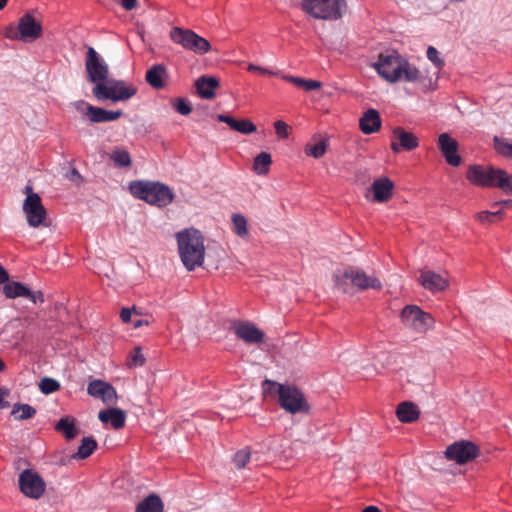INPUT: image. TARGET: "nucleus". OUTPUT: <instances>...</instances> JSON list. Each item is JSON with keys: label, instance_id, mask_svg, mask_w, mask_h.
I'll return each instance as SVG.
<instances>
[{"label": "nucleus", "instance_id": "4c0bfd02", "mask_svg": "<svg viewBox=\"0 0 512 512\" xmlns=\"http://www.w3.org/2000/svg\"><path fill=\"white\" fill-rule=\"evenodd\" d=\"M232 130L239 132L241 134H244V135H249V134L256 132L257 127L249 119H240V120L236 119L235 125Z\"/></svg>", "mask_w": 512, "mask_h": 512}, {"label": "nucleus", "instance_id": "c9c22d12", "mask_svg": "<svg viewBox=\"0 0 512 512\" xmlns=\"http://www.w3.org/2000/svg\"><path fill=\"white\" fill-rule=\"evenodd\" d=\"M233 231L240 237L248 234L247 220L242 214L232 215Z\"/></svg>", "mask_w": 512, "mask_h": 512}, {"label": "nucleus", "instance_id": "473e14b6", "mask_svg": "<svg viewBox=\"0 0 512 512\" xmlns=\"http://www.w3.org/2000/svg\"><path fill=\"white\" fill-rule=\"evenodd\" d=\"M271 163V155L267 152H261L254 158L253 168L258 175H265L268 173Z\"/></svg>", "mask_w": 512, "mask_h": 512}, {"label": "nucleus", "instance_id": "f8f14e48", "mask_svg": "<svg viewBox=\"0 0 512 512\" xmlns=\"http://www.w3.org/2000/svg\"><path fill=\"white\" fill-rule=\"evenodd\" d=\"M22 209L30 227L37 228L46 219L47 212L38 194L28 195L23 202Z\"/></svg>", "mask_w": 512, "mask_h": 512}, {"label": "nucleus", "instance_id": "dca6fc26", "mask_svg": "<svg viewBox=\"0 0 512 512\" xmlns=\"http://www.w3.org/2000/svg\"><path fill=\"white\" fill-rule=\"evenodd\" d=\"M418 146L419 140L412 132H408L400 126L393 129L391 149L394 153H399L401 151H412Z\"/></svg>", "mask_w": 512, "mask_h": 512}, {"label": "nucleus", "instance_id": "864d4df0", "mask_svg": "<svg viewBox=\"0 0 512 512\" xmlns=\"http://www.w3.org/2000/svg\"><path fill=\"white\" fill-rule=\"evenodd\" d=\"M9 395V390L7 388H0V408H8L10 406V403L5 400V397Z\"/></svg>", "mask_w": 512, "mask_h": 512}, {"label": "nucleus", "instance_id": "5fc2aeb1", "mask_svg": "<svg viewBox=\"0 0 512 512\" xmlns=\"http://www.w3.org/2000/svg\"><path fill=\"white\" fill-rule=\"evenodd\" d=\"M120 318L124 323H129L133 321L132 319V309L126 307L121 310Z\"/></svg>", "mask_w": 512, "mask_h": 512}, {"label": "nucleus", "instance_id": "4d7b16f0", "mask_svg": "<svg viewBox=\"0 0 512 512\" xmlns=\"http://www.w3.org/2000/svg\"><path fill=\"white\" fill-rule=\"evenodd\" d=\"M217 119L220 122L226 123L231 129H233V127L235 125V122H236L235 118H233L231 116H228V115H225V114L217 115Z\"/></svg>", "mask_w": 512, "mask_h": 512}, {"label": "nucleus", "instance_id": "2eb2a0df", "mask_svg": "<svg viewBox=\"0 0 512 512\" xmlns=\"http://www.w3.org/2000/svg\"><path fill=\"white\" fill-rule=\"evenodd\" d=\"M18 26L22 42H33L42 36V25L34 18L31 12H26L19 18Z\"/></svg>", "mask_w": 512, "mask_h": 512}, {"label": "nucleus", "instance_id": "4be33fe9", "mask_svg": "<svg viewBox=\"0 0 512 512\" xmlns=\"http://www.w3.org/2000/svg\"><path fill=\"white\" fill-rule=\"evenodd\" d=\"M98 418L103 423L110 422L111 426L118 430L125 426L126 414L120 408H108L101 410L98 414Z\"/></svg>", "mask_w": 512, "mask_h": 512}, {"label": "nucleus", "instance_id": "3c124183", "mask_svg": "<svg viewBox=\"0 0 512 512\" xmlns=\"http://www.w3.org/2000/svg\"><path fill=\"white\" fill-rule=\"evenodd\" d=\"M25 297L28 298L29 300H31L34 304L44 302V294L40 290L32 292L29 289V294L26 295Z\"/></svg>", "mask_w": 512, "mask_h": 512}, {"label": "nucleus", "instance_id": "13d9d810", "mask_svg": "<svg viewBox=\"0 0 512 512\" xmlns=\"http://www.w3.org/2000/svg\"><path fill=\"white\" fill-rule=\"evenodd\" d=\"M122 7L127 10H133L137 5V0H120Z\"/></svg>", "mask_w": 512, "mask_h": 512}, {"label": "nucleus", "instance_id": "ddd939ff", "mask_svg": "<svg viewBox=\"0 0 512 512\" xmlns=\"http://www.w3.org/2000/svg\"><path fill=\"white\" fill-rule=\"evenodd\" d=\"M499 173L501 169L492 166L471 165L466 172V178L474 185L494 187Z\"/></svg>", "mask_w": 512, "mask_h": 512}, {"label": "nucleus", "instance_id": "f257e3e1", "mask_svg": "<svg viewBox=\"0 0 512 512\" xmlns=\"http://www.w3.org/2000/svg\"><path fill=\"white\" fill-rule=\"evenodd\" d=\"M85 71L88 81L94 84L92 94L98 101L110 100L113 103L127 101L137 93V88L133 84H127L123 80L108 79V64L93 47L87 49Z\"/></svg>", "mask_w": 512, "mask_h": 512}, {"label": "nucleus", "instance_id": "c756f323", "mask_svg": "<svg viewBox=\"0 0 512 512\" xmlns=\"http://www.w3.org/2000/svg\"><path fill=\"white\" fill-rule=\"evenodd\" d=\"M97 448V442L92 436L84 437L76 453L72 455L73 459H86Z\"/></svg>", "mask_w": 512, "mask_h": 512}, {"label": "nucleus", "instance_id": "0e129e2a", "mask_svg": "<svg viewBox=\"0 0 512 512\" xmlns=\"http://www.w3.org/2000/svg\"><path fill=\"white\" fill-rule=\"evenodd\" d=\"M24 193L26 194V197L28 195H33V194H36L35 192H33V187L31 185H26L25 188H24Z\"/></svg>", "mask_w": 512, "mask_h": 512}, {"label": "nucleus", "instance_id": "79ce46f5", "mask_svg": "<svg viewBox=\"0 0 512 512\" xmlns=\"http://www.w3.org/2000/svg\"><path fill=\"white\" fill-rule=\"evenodd\" d=\"M251 452L248 448L237 451L233 456V463L237 469H242L250 461Z\"/></svg>", "mask_w": 512, "mask_h": 512}, {"label": "nucleus", "instance_id": "c03bdc74", "mask_svg": "<svg viewBox=\"0 0 512 512\" xmlns=\"http://www.w3.org/2000/svg\"><path fill=\"white\" fill-rule=\"evenodd\" d=\"M426 56L438 70H441L445 66L444 59L440 57L439 51L434 46L427 48Z\"/></svg>", "mask_w": 512, "mask_h": 512}, {"label": "nucleus", "instance_id": "774afa93", "mask_svg": "<svg viewBox=\"0 0 512 512\" xmlns=\"http://www.w3.org/2000/svg\"><path fill=\"white\" fill-rule=\"evenodd\" d=\"M132 314H135L137 316H140L141 315V312L137 310V308L135 306H133L132 308Z\"/></svg>", "mask_w": 512, "mask_h": 512}, {"label": "nucleus", "instance_id": "ea45409f", "mask_svg": "<svg viewBox=\"0 0 512 512\" xmlns=\"http://www.w3.org/2000/svg\"><path fill=\"white\" fill-rule=\"evenodd\" d=\"M60 383L50 377H44L39 383V389L43 394H51L60 389Z\"/></svg>", "mask_w": 512, "mask_h": 512}, {"label": "nucleus", "instance_id": "bb28decb", "mask_svg": "<svg viewBox=\"0 0 512 512\" xmlns=\"http://www.w3.org/2000/svg\"><path fill=\"white\" fill-rule=\"evenodd\" d=\"M136 512H164V505L158 495L150 494L138 503Z\"/></svg>", "mask_w": 512, "mask_h": 512}, {"label": "nucleus", "instance_id": "09e8293b", "mask_svg": "<svg viewBox=\"0 0 512 512\" xmlns=\"http://www.w3.org/2000/svg\"><path fill=\"white\" fill-rule=\"evenodd\" d=\"M18 31H20L18 25L17 26L9 25L5 29L4 36L10 40H20L21 41V36Z\"/></svg>", "mask_w": 512, "mask_h": 512}, {"label": "nucleus", "instance_id": "423d86ee", "mask_svg": "<svg viewBox=\"0 0 512 512\" xmlns=\"http://www.w3.org/2000/svg\"><path fill=\"white\" fill-rule=\"evenodd\" d=\"M301 9L315 19L335 21L342 18L345 0H302Z\"/></svg>", "mask_w": 512, "mask_h": 512}, {"label": "nucleus", "instance_id": "6e6d98bb", "mask_svg": "<svg viewBox=\"0 0 512 512\" xmlns=\"http://www.w3.org/2000/svg\"><path fill=\"white\" fill-rule=\"evenodd\" d=\"M217 119L220 122L226 123L231 129H233V127L235 125V122H236L235 118H233L231 116H228V115H225V114L217 115Z\"/></svg>", "mask_w": 512, "mask_h": 512}, {"label": "nucleus", "instance_id": "39448f33", "mask_svg": "<svg viewBox=\"0 0 512 512\" xmlns=\"http://www.w3.org/2000/svg\"><path fill=\"white\" fill-rule=\"evenodd\" d=\"M333 279L335 287L343 293L348 292L349 281L359 290H380L382 288V283L379 278L374 275H368L361 269H355L352 267L345 269L342 273L334 274Z\"/></svg>", "mask_w": 512, "mask_h": 512}, {"label": "nucleus", "instance_id": "f03ea898", "mask_svg": "<svg viewBox=\"0 0 512 512\" xmlns=\"http://www.w3.org/2000/svg\"><path fill=\"white\" fill-rule=\"evenodd\" d=\"M179 255L184 267L193 271L202 266L205 256L204 238L202 233L194 228L185 229L176 234Z\"/></svg>", "mask_w": 512, "mask_h": 512}, {"label": "nucleus", "instance_id": "c85d7f7f", "mask_svg": "<svg viewBox=\"0 0 512 512\" xmlns=\"http://www.w3.org/2000/svg\"><path fill=\"white\" fill-rule=\"evenodd\" d=\"M3 293L9 299L25 297L29 294V288L21 282H6L3 286Z\"/></svg>", "mask_w": 512, "mask_h": 512}, {"label": "nucleus", "instance_id": "de8ad7c7", "mask_svg": "<svg viewBox=\"0 0 512 512\" xmlns=\"http://www.w3.org/2000/svg\"><path fill=\"white\" fill-rule=\"evenodd\" d=\"M176 111L181 115H188L191 113L190 103L185 99H178L175 104Z\"/></svg>", "mask_w": 512, "mask_h": 512}, {"label": "nucleus", "instance_id": "1a4fd4ad", "mask_svg": "<svg viewBox=\"0 0 512 512\" xmlns=\"http://www.w3.org/2000/svg\"><path fill=\"white\" fill-rule=\"evenodd\" d=\"M400 318L406 327L417 333H424L434 325L432 315L417 305H406L401 310Z\"/></svg>", "mask_w": 512, "mask_h": 512}, {"label": "nucleus", "instance_id": "393cba45", "mask_svg": "<svg viewBox=\"0 0 512 512\" xmlns=\"http://www.w3.org/2000/svg\"><path fill=\"white\" fill-rule=\"evenodd\" d=\"M396 415L402 423H412L419 418L418 406L412 402L405 401L398 405Z\"/></svg>", "mask_w": 512, "mask_h": 512}, {"label": "nucleus", "instance_id": "f3484780", "mask_svg": "<svg viewBox=\"0 0 512 512\" xmlns=\"http://www.w3.org/2000/svg\"><path fill=\"white\" fill-rule=\"evenodd\" d=\"M438 147L449 165L453 167L460 165L461 157L458 154V143L448 133L439 135Z\"/></svg>", "mask_w": 512, "mask_h": 512}, {"label": "nucleus", "instance_id": "8fccbe9b", "mask_svg": "<svg viewBox=\"0 0 512 512\" xmlns=\"http://www.w3.org/2000/svg\"><path fill=\"white\" fill-rule=\"evenodd\" d=\"M274 128H275L276 134L280 138L288 137V125L284 121H282V120L276 121L274 123Z\"/></svg>", "mask_w": 512, "mask_h": 512}, {"label": "nucleus", "instance_id": "f704fd0d", "mask_svg": "<svg viewBox=\"0 0 512 512\" xmlns=\"http://www.w3.org/2000/svg\"><path fill=\"white\" fill-rule=\"evenodd\" d=\"M110 159L116 167H128L131 165V156L123 148H115L110 155Z\"/></svg>", "mask_w": 512, "mask_h": 512}, {"label": "nucleus", "instance_id": "72a5a7b5", "mask_svg": "<svg viewBox=\"0 0 512 512\" xmlns=\"http://www.w3.org/2000/svg\"><path fill=\"white\" fill-rule=\"evenodd\" d=\"M36 409L29 404L16 403L13 406L11 415L17 420H27L35 416Z\"/></svg>", "mask_w": 512, "mask_h": 512}, {"label": "nucleus", "instance_id": "338daca9", "mask_svg": "<svg viewBox=\"0 0 512 512\" xmlns=\"http://www.w3.org/2000/svg\"><path fill=\"white\" fill-rule=\"evenodd\" d=\"M6 368L4 361L0 358V372H3Z\"/></svg>", "mask_w": 512, "mask_h": 512}, {"label": "nucleus", "instance_id": "603ef678", "mask_svg": "<svg viewBox=\"0 0 512 512\" xmlns=\"http://www.w3.org/2000/svg\"><path fill=\"white\" fill-rule=\"evenodd\" d=\"M247 69L250 72H258L260 74L273 75V76L276 75L275 72H273L267 68H263L261 66L255 65V64H249Z\"/></svg>", "mask_w": 512, "mask_h": 512}, {"label": "nucleus", "instance_id": "2f4dec72", "mask_svg": "<svg viewBox=\"0 0 512 512\" xmlns=\"http://www.w3.org/2000/svg\"><path fill=\"white\" fill-rule=\"evenodd\" d=\"M421 77V72L404 58L400 67V80L403 79L407 82H417Z\"/></svg>", "mask_w": 512, "mask_h": 512}, {"label": "nucleus", "instance_id": "9b49d317", "mask_svg": "<svg viewBox=\"0 0 512 512\" xmlns=\"http://www.w3.org/2000/svg\"><path fill=\"white\" fill-rule=\"evenodd\" d=\"M479 455V448L468 440L456 441L446 448L445 456L457 464H465Z\"/></svg>", "mask_w": 512, "mask_h": 512}, {"label": "nucleus", "instance_id": "37998d69", "mask_svg": "<svg viewBox=\"0 0 512 512\" xmlns=\"http://www.w3.org/2000/svg\"><path fill=\"white\" fill-rule=\"evenodd\" d=\"M326 148H327V143L325 140H321L319 141L318 143L314 144V145H308L306 147V154L309 155V156H312L316 159L322 157L325 152H326Z\"/></svg>", "mask_w": 512, "mask_h": 512}, {"label": "nucleus", "instance_id": "49530a36", "mask_svg": "<svg viewBox=\"0 0 512 512\" xmlns=\"http://www.w3.org/2000/svg\"><path fill=\"white\" fill-rule=\"evenodd\" d=\"M501 214V210H497L494 212L490 211H482L477 214V219L482 223H492L494 221V217Z\"/></svg>", "mask_w": 512, "mask_h": 512}, {"label": "nucleus", "instance_id": "7c9ffc66", "mask_svg": "<svg viewBox=\"0 0 512 512\" xmlns=\"http://www.w3.org/2000/svg\"><path fill=\"white\" fill-rule=\"evenodd\" d=\"M284 79L286 81L292 83L296 87L303 89L304 91H307V92L318 90L322 86V83L320 81L313 80V79H305V78L295 77V76H290V75L284 76Z\"/></svg>", "mask_w": 512, "mask_h": 512}, {"label": "nucleus", "instance_id": "4468645a", "mask_svg": "<svg viewBox=\"0 0 512 512\" xmlns=\"http://www.w3.org/2000/svg\"><path fill=\"white\" fill-rule=\"evenodd\" d=\"M231 329L234 334L247 344H257L264 340L265 334L250 321H235Z\"/></svg>", "mask_w": 512, "mask_h": 512}, {"label": "nucleus", "instance_id": "69168bd1", "mask_svg": "<svg viewBox=\"0 0 512 512\" xmlns=\"http://www.w3.org/2000/svg\"><path fill=\"white\" fill-rule=\"evenodd\" d=\"M362 512H381L376 506H368Z\"/></svg>", "mask_w": 512, "mask_h": 512}, {"label": "nucleus", "instance_id": "58836bf2", "mask_svg": "<svg viewBox=\"0 0 512 512\" xmlns=\"http://www.w3.org/2000/svg\"><path fill=\"white\" fill-rule=\"evenodd\" d=\"M494 146L500 155L512 159V143H509L506 139L496 136L494 138Z\"/></svg>", "mask_w": 512, "mask_h": 512}, {"label": "nucleus", "instance_id": "0eeeda50", "mask_svg": "<svg viewBox=\"0 0 512 512\" xmlns=\"http://www.w3.org/2000/svg\"><path fill=\"white\" fill-rule=\"evenodd\" d=\"M169 36L175 44L195 54L204 55L211 50L209 41L191 29L173 27L170 30Z\"/></svg>", "mask_w": 512, "mask_h": 512}, {"label": "nucleus", "instance_id": "7ed1b4c3", "mask_svg": "<svg viewBox=\"0 0 512 512\" xmlns=\"http://www.w3.org/2000/svg\"><path fill=\"white\" fill-rule=\"evenodd\" d=\"M263 391L269 395H277L279 406L290 414L306 413L309 411L304 394L295 385L280 384L266 379L262 383Z\"/></svg>", "mask_w": 512, "mask_h": 512}, {"label": "nucleus", "instance_id": "a211bd4d", "mask_svg": "<svg viewBox=\"0 0 512 512\" xmlns=\"http://www.w3.org/2000/svg\"><path fill=\"white\" fill-rule=\"evenodd\" d=\"M87 393L95 398H100L104 403L111 404L117 400L116 389L108 382L93 380L88 384Z\"/></svg>", "mask_w": 512, "mask_h": 512}, {"label": "nucleus", "instance_id": "412c9836", "mask_svg": "<svg viewBox=\"0 0 512 512\" xmlns=\"http://www.w3.org/2000/svg\"><path fill=\"white\" fill-rule=\"evenodd\" d=\"M359 126L364 134H372L377 132L381 128V118L379 112L370 108L364 112L362 117L359 119Z\"/></svg>", "mask_w": 512, "mask_h": 512}, {"label": "nucleus", "instance_id": "9d476101", "mask_svg": "<svg viewBox=\"0 0 512 512\" xmlns=\"http://www.w3.org/2000/svg\"><path fill=\"white\" fill-rule=\"evenodd\" d=\"M19 488L26 497L39 499L45 492L46 484L36 471L25 469L19 475Z\"/></svg>", "mask_w": 512, "mask_h": 512}, {"label": "nucleus", "instance_id": "aec40b11", "mask_svg": "<svg viewBox=\"0 0 512 512\" xmlns=\"http://www.w3.org/2000/svg\"><path fill=\"white\" fill-rule=\"evenodd\" d=\"M394 183L387 177H380L371 185L373 200L378 203L388 201L393 195Z\"/></svg>", "mask_w": 512, "mask_h": 512}, {"label": "nucleus", "instance_id": "20e7f679", "mask_svg": "<svg viewBox=\"0 0 512 512\" xmlns=\"http://www.w3.org/2000/svg\"><path fill=\"white\" fill-rule=\"evenodd\" d=\"M129 191L135 198L157 207H165L171 204L174 199L170 187L157 181H131Z\"/></svg>", "mask_w": 512, "mask_h": 512}, {"label": "nucleus", "instance_id": "6ab92c4d", "mask_svg": "<svg viewBox=\"0 0 512 512\" xmlns=\"http://www.w3.org/2000/svg\"><path fill=\"white\" fill-rule=\"evenodd\" d=\"M419 283L432 293L442 292L449 286L446 277L432 270H422L419 276Z\"/></svg>", "mask_w": 512, "mask_h": 512}, {"label": "nucleus", "instance_id": "b1692460", "mask_svg": "<svg viewBox=\"0 0 512 512\" xmlns=\"http://www.w3.org/2000/svg\"><path fill=\"white\" fill-rule=\"evenodd\" d=\"M91 115L89 121L91 123H107L119 119L123 112L121 110H106L102 107L93 106L91 108Z\"/></svg>", "mask_w": 512, "mask_h": 512}, {"label": "nucleus", "instance_id": "bf43d9fd", "mask_svg": "<svg viewBox=\"0 0 512 512\" xmlns=\"http://www.w3.org/2000/svg\"><path fill=\"white\" fill-rule=\"evenodd\" d=\"M8 280H9L8 272L2 265H0V284H4V283L8 282Z\"/></svg>", "mask_w": 512, "mask_h": 512}, {"label": "nucleus", "instance_id": "6e6552de", "mask_svg": "<svg viewBox=\"0 0 512 512\" xmlns=\"http://www.w3.org/2000/svg\"><path fill=\"white\" fill-rule=\"evenodd\" d=\"M404 58L397 51H385L380 53L378 60L371 66L386 81L395 83L400 81V67Z\"/></svg>", "mask_w": 512, "mask_h": 512}, {"label": "nucleus", "instance_id": "a878e982", "mask_svg": "<svg viewBox=\"0 0 512 512\" xmlns=\"http://www.w3.org/2000/svg\"><path fill=\"white\" fill-rule=\"evenodd\" d=\"M164 75H166V67L163 64H156L146 72L145 79L150 86L160 89L164 87Z\"/></svg>", "mask_w": 512, "mask_h": 512}, {"label": "nucleus", "instance_id": "680f3d73", "mask_svg": "<svg viewBox=\"0 0 512 512\" xmlns=\"http://www.w3.org/2000/svg\"><path fill=\"white\" fill-rule=\"evenodd\" d=\"M69 179L71 181H81L82 180V177L81 175L79 174V172L77 171V169L73 168L70 172V176H69Z\"/></svg>", "mask_w": 512, "mask_h": 512}, {"label": "nucleus", "instance_id": "5701e85b", "mask_svg": "<svg viewBox=\"0 0 512 512\" xmlns=\"http://www.w3.org/2000/svg\"><path fill=\"white\" fill-rule=\"evenodd\" d=\"M219 86V82L215 77L201 76L195 82L197 93L203 99H212L215 96V88Z\"/></svg>", "mask_w": 512, "mask_h": 512}, {"label": "nucleus", "instance_id": "a18cd8bd", "mask_svg": "<svg viewBox=\"0 0 512 512\" xmlns=\"http://www.w3.org/2000/svg\"><path fill=\"white\" fill-rule=\"evenodd\" d=\"M71 106L81 115L86 116L88 119L91 115V108H93V105L89 104L88 102L84 100H77L71 103Z\"/></svg>", "mask_w": 512, "mask_h": 512}, {"label": "nucleus", "instance_id": "a19ab883", "mask_svg": "<svg viewBox=\"0 0 512 512\" xmlns=\"http://www.w3.org/2000/svg\"><path fill=\"white\" fill-rule=\"evenodd\" d=\"M494 187H499L506 193L512 194V175H508L501 169V173H499Z\"/></svg>", "mask_w": 512, "mask_h": 512}, {"label": "nucleus", "instance_id": "e433bc0d", "mask_svg": "<svg viewBox=\"0 0 512 512\" xmlns=\"http://www.w3.org/2000/svg\"><path fill=\"white\" fill-rule=\"evenodd\" d=\"M145 357L140 346L135 347L129 354L127 365L130 368L141 367L145 364Z\"/></svg>", "mask_w": 512, "mask_h": 512}, {"label": "nucleus", "instance_id": "052dcab7", "mask_svg": "<svg viewBox=\"0 0 512 512\" xmlns=\"http://www.w3.org/2000/svg\"><path fill=\"white\" fill-rule=\"evenodd\" d=\"M149 324V321L146 320V319H141V318H138V319H134L132 321V325L134 328H139L143 325H148Z\"/></svg>", "mask_w": 512, "mask_h": 512}, {"label": "nucleus", "instance_id": "cd10ccee", "mask_svg": "<svg viewBox=\"0 0 512 512\" xmlns=\"http://www.w3.org/2000/svg\"><path fill=\"white\" fill-rule=\"evenodd\" d=\"M55 430L63 433L67 440L74 439L78 434V429L75 426V421L70 417H62L55 425Z\"/></svg>", "mask_w": 512, "mask_h": 512}, {"label": "nucleus", "instance_id": "e2e57ef3", "mask_svg": "<svg viewBox=\"0 0 512 512\" xmlns=\"http://www.w3.org/2000/svg\"><path fill=\"white\" fill-rule=\"evenodd\" d=\"M497 205H502L505 208H512V200L511 199L502 200V201L496 202L494 204V206H497Z\"/></svg>", "mask_w": 512, "mask_h": 512}]
</instances>
